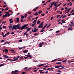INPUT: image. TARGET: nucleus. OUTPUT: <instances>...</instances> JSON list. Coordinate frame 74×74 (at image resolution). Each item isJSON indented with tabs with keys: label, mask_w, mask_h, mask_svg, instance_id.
<instances>
[{
	"label": "nucleus",
	"mask_w": 74,
	"mask_h": 74,
	"mask_svg": "<svg viewBox=\"0 0 74 74\" xmlns=\"http://www.w3.org/2000/svg\"><path fill=\"white\" fill-rule=\"evenodd\" d=\"M23 59V56H21V57H20L19 59L21 60L22 59Z\"/></svg>",
	"instance_id": "c85d7f7f"
},
{
	"label": "nucleus",
	"mask_w": 74,
	"mask_h": 74,
	"mask_svg": "<svg viewBox=\"0 0 74 74\" xmlns=\"http://www.w3.org/2000/svg\"><path fill=\"white\" fill-rule=\"evenodd\" d=\"M28 26V24L27 25H24L23 26H22V28L20 29V30H23V29H25V27H26V26Z\"/></svg>",
	"instance_id": "f257e3e1"
},
{
	"label": "nucleus",
	"mask_w": 74,
	"mask_h": 74,
	"mask_svg": "<svg viewBox=\"0 0 74 74\" xmlns=\"http://www.w3.org/2000/svg\"><path fill=\"white\" fill-rule=\"evenodd\" d=\"M37 28L36 27H35L34 29H32V32H36L37 31H38V28Z\"/></svg>",
	"instance_id": "f03ea898"
},
{
	"label": "nucleus",
	"mask_w": 74,
	"mask_h": 74,
	"mask_svg": "<svg viewBox=\"0 0 74 74\" xmlns=\"http://www.w3.org/2000/svg\"><path fill=\"white\" fill-rule=\"evenodd\" d=\"M38 71H39V72H42V71H43V70H40Z\"/></svg>",
	"instance_id": "e433bc0d"
},
{
	"label": "nucleus",
	"mask_w": 74,
	"mask_h": 74,
	"mask_svg": "<svg viewBox=\"0 0 74 74\" xmlns=\"http://www.w3.org/2000/svg\"><path fill=\"white\" fill-rule=\"evenodd\" d=\"M55 68H59V66H55Z\"/></svg>",
	"instance_id": "69168bd1"
},
{
	"label": "nucleus",
	"mask_w": 74,
	"mask_h": 74,
	"mask_svg": "<svg viewBox=\"0 0 74 74\" xmlns=\"http://www.w3.org/2000/svg\"><path fill=\"white\" fill-rule=\"evenodd\" d=\"M51 26V24H49L48 26H47V28H48L49 26Z\"/></svg>",
	"instance_id": "473e14b6"
},
{
	"label": "nucleus",
	"mask_w": 74,
	"mask_h": 74,
	"mask_svg": "<svg viewBox=\"0 0 74 74\" xmlns=\"http://www.w3.org/2000/svg\"><path fill=\"white\" fill-rule=\"evenodd\" d=\"M38 27L39 28H41V25H40L38 26Z\"/></svg>",
	"instance_id": "3c124183"
},
{
	"label": "nucleus",
	"mask_w": 74,
	"mask_h": 74,
	"mask_svg": "<svg viewBox=\"0 0 74 74\" xmlns=\"http://www.w3.org/2000/svg\"><path fill=\"white\" fill-rule=\"evenodd\" d=\"M62 4V3H60L58 5H57V7H59V6H60V5H61Z\"/></svg>",
	"instance_id": "a211bd4d"
},
{
	"label": "nucleus",
	"mask_w": 74,
	"mask_h": 74,
	"mask_svg": "<svg viewBox=\"0 0 74 74\" xmlns=\"http://www.w3.org/2000/svg\"><path fill=\"white\" fill-rule=\"evenodd\" d=\"M16 19H17V20H19V18H15Z\"/></svg>",
	"instance_id": "0e129e2a"
},
{
	"label": "nucleus",
	"mask_w": 74,
	"mask_h": 74,
	"mask_svg": "<svg viewBox=\"0 0 74 74\" xmlns=\"http://www.w3.org/2000/svg\"><path fill=\"white\" fill-rule=\"evenodd\" d=\"M9 12H12V14H10V15H12V14H13V12L12 10H9Z\"/></svg>",
	"instance_id": "4468645a"
},
{
	"label": "nucleus",
	"mask_w": 74,
	"mask_h": 74,
	"mask_svg": "<svg viewBox=\"0 0 74 74\" xmlns=\"http://www.w3.org/2000/svg\"><path fill=\"white\" fill-rule=\"evenodd\" d=\"M27 56V57H29L30 58H32V56L30 55H29L28 54H27V55H25V56Z\"/></svg>",
	"instance_id": "1a4fd4ad"
},
{
	"label": "nucleus",
	"mask_w": 74,
	"mask_h": 74,
	"mask_svg": "<svg viewBox=\"0 0 74 74\" xmlns=\"http://www.w3.org/2000/svg\"><path fill=\"white\" fill-rule=\"evenodd\" d=\"M31 29V27L27 29L26 32H29V30H30Z\"/></svg>",
	"instance_id": "9b49d317"
},
{
	"label": "nucleus",
	"mask_w": 74,
	"mask_h": 74,
	"mask_svg": "<svg viewBox=\"0 0 74 74\" xmlns=\"http://www.w3.org/2000/svg\"><path fill=\"white\" fill-rule=\"evenodd\" d=\"M45 64H39L38 66V67H41V66H45Z\"/></svg>",
	"instance_id": "6e6552de"
},
{
	"label": "nucleus",
	"mask_w": 74,
	"mask_h": 74,
	"mask_svg": "<svg viewBox=\"0 0 74 74\" xmlns=\"http://www.w3.org/2000/svg\"><path fill=\"white\" fill-rule=\"evenodd\" d=\"M9 29H11V28H12V25H9Z\"/></svg>",
	"instance_id": "f3484780"
},
{
	"label": "nucleus",
	"mask_w": 74,
	"mask_h": 74,
	"mask_svg": "<svg viewBox=\"0 0 74 74\" xmlns=\"http://www.w3.org/2000/svg\"><path fill=\"white\" fill-rule=\"evenodd\" d=\"M8 49H5V53H8Z\"/></svg>",
	"instance_id": "ddd939ff"
},
{
	"label": "nucleus",
	"mask_w": 74,
	"mask_h": 74,
	"mask_svg": "<svg viewBox=\"0 0 74 74\" xmlns=\"http://www.w3.org/2000/svg\"><path fill=\"white\" fill-rule=\"evenodd\" d=\"M15 26H16V27H19L20 26V25H15Z\"/></svg>",
	"instance_id": "a878e982"
},
{
	"label": "nucleus",
	"mask_w": 74,
	"mask_h": 74,
	"mask_svg": "<svg viewBox=\"0 0 74 74\" xmlns=\"http://www.w3.org/2000/svg\"><path fill=\"white\" fill-rule=\"evenodd\" d=\"M19 41L20 42H22V39L20 40H19Z\"/></svg>",
	"instance_id": "a19ab883"
},
{
	"label": "nucleus",
	"mask_w": 74,
	"mask_h": 74,
	"mask_svg": "<svg viewBox=\"0 0 74 74\" xmlns=\"http://www.w3.org/2000/svg\"><path fill=\"white\" fill-rule=\"evenodd\" d=\"M28 14H31V12H28Z\"/></svg>",
	"instance_id": "bf43d9fd"
},
{
	"label": "nucleus",
	"mask_w": 74,
	"mask_h": 74,
	"mask_svg": "<svg viewBox=\"0 0 74 74\" xmlns=\"http://www.w3.org/2000/svg\"><path fill=\"white\" fill-rule=\"evenodd\" d=\"M61 20V19L60 18L58 19V22H60V21Z\"/></svg>",
	"instance_id": "de8ad7c7"
},
{
	"label": "nucleus",
	"mask_w": 74,
	"mask_h": 74,
	"mask_svg": "<svg viewBox=\"0 0 74 74\" xmlns=\"http://www.w3.org/2000/svg\"><path fill=\"white\" fill-rule=\"evenodd\" d=\"M49 67V66H43V67Z\"/></svg>",
	"instance_id": "58836bf2"
},
{
	"label": "nucleus",
	"mask_w": 74,
	"mask_h": 74,
	"mask_svg": "<svg viewBox=\"0 0 74 74\" xmlns=\"http://www.w3.org/2000/svg\"><path fill=\"white\" fill-rule=\"evenodd\" d=\"M4 15H5V18H6L7 16V14H5Z\"/></svg>",
	"instance_id": "052dcab7"
},
{
	"label": "nucleus",
	"mask_w": 74,
	"mask_h": 74,
	"mask_svg": "<svg viewBox=\"0 0 74 74\" xmlns=\"http://www.w3.org/2000/svg\"><path fill=\"white\" fill-rule=\"evenodd\" d=\"M3 56L4 58H9V57L7 56V55H3Z\"/></svg>",
	"instance_id": "9d476101"
},
{
	"label": "nucleus",
	"mask_w": 74,
	"mask_h": 74,
	"mask_svg": "<svg viewBox=\"0 0 74 74\" xmlns=\"http://www.w3.org/2000/svg\"><path fill=\"white\" fill-rule=\"evenodd\" d=\"M38 14H41L42 12V11H40L38 12Z\"/></svg>",
	"instance_id": "c756f323"
},
{
	"label": "nucleus",
	"mask_w": 74,
	"mask_h": 74,
	"mask_svg": "<svg viewBox=\"0 0 74 74\" xmlns=\"http://www.w3.org/2000/svg\"><path fill=\"white\" fill-rule=\"evenodd\" d=\"M67 61V59H65L63 61H62L63 62H66Z\"/></svg>",
	"instance_id": "bb28decb"
},
{
	"label": "nucleus",
	"mask_w": 74,
	"mask_h": 74,
	"mask_svg": "<svg viewBox=\"0 0 74 74\" xmlns=\"http://www.w3.org/2000/svg\"><path fill=\"white\" fill-rule=\"evenodd\" d=\"M41 22L40 21L38 20V22H37V24H40Z\"/></svg>",
	"instance_id": "2eb2a0df"
},
{
	"label": "nucleus",
	"mask_w": 74,
	"mask_h": 74,
	"mask_svg": "<svg viewBox=\"0 0 74 74\" xmlns=\"http://www.w3.org/2000/svg\"><path fill=\"white\" fill-rule=\"evenodd\" d=\"M4 63L1 64H0V67H1L4 66Z\"/></svg>",
	"instance_id": "aec40b11"
},
{
	"label": "nucleus",
	"mask_w": 74,
	"mask_h": 74,
	"mask_svg": "<svg viewBox=\"0 0 74 74\" xmlns=\"http://www.w3.org/2000/svg\"><path fill=\"white\" fill-rule=\"evenodd\" d=\"M27 32H25L23 34V36H25V35H26V34H27Z\"/></svg>",
	"instance_id": "72a5a7b5"
},
{
	"label": "nucleus",
	"mask_w": 74,
	"mask_h": 74,
	"mask_svg": "<svg viewBox=\"0 0 74 74\" xmlns=\"http://www.w3.org/2000/svg\"><path fill=\"white\" fill-rule=\"evenodd\" d=\"M9 21H10V23H12L14 22V21H12V18H10L9 19Z\"/></svg>",
	"instance_id": "423d86ee"
},
{
	"label": "nucleus",
	"mask_w": 74,
	"mask_h": 74,
	"mask_svg": "<svg viewBox=\"0 0 74 74\" xmlns=\"http://www.w3.org/2000/svg\"><path fill=\"white\" fill-rule=\"evenodd\" d=\"M27 69V67H25L24 69V70H26Z\"/></svg>",
	"instance_id": "603ef678"
},
{
	"label": "nucleus",
	"mask_w": 74,
	"mask_h": 74,
	"mask_svg": "<svg viewBox=\"0 0 74 74\" xmlns=\"http://www.w3.org/2000/svg\"><path fill=\"white\" fill-rule=\"evenodd\" d=\"M38 8H39V7L38 6L36 7V8H35V9L33 10V11H36V10H37V9H38Z\"/></svg>",
	"instance_id": "0eeeda50"
},
{
	"label": "nucleus",
	"mask_w": 74,
	"mask_h": 74,
	"mask_svg": "<svg viewBox=\"0 0 74 74\" xmlns=\"http://www.w3.org/2000/svg\"><path fill=\"white\" fill-rule=\"evenodd\" d=\"M10 34H14V32H11V33H10Z\"/></svg>",
	"instance_id": "e2e57ef3"
},
{
	"label": "nucleus",
	"mask_w": 74,
	"mask_h": 74,
	"mask_svg": "<svg viewBox=\"0 0 74 74\" xmlns=\"http://www.w3.org/2000/svg\"><path fill=\"white\" fill-rule=\"evenodd\" d=\"M44 42H41V43H40V44H39V45H42V44H44Z\"/></svg>",
	"instance_id": "4c0bfd02"
},
{
	"label": "nucleus",
	"mask_w": 74,
	"mask_h": 74,
	"mask_svg": "<svg viewBox=\"0 0 74 74\" xmlns=\"http://www.w3.org/2000/svg\"><path fill=\"white\" fill-rule=\"evenodd\" d=\"M51 0H49L47 2V3H49V2H51Z\"/></svg>",
	"instance_id": "09e8293b"
},
{
	"label": "nucleus",
	"mask_w": 74,
	"mask_h": 74,
	"mask_svg": "<svg viewBox=\"0 0 74 74\" xmlns=\"http://www.w3.org/2000/svg\"><path fill=\"white\" fill-rule=\"evenodd\" d=\"M37 69H36V70H35L34 71V73H35V72H37Z\"/></svg>",
	"instance_id": "ea45409f"
},
{
	"label": "nucleus",
	"mask_w": 74,
	"mask_h": 74,
	"mask_svg": "<svg viewBox=\"0 0 74 74\" xmlns=\"http://www.w3.org/2000/svg\"><path fill=\"white\" fill-rule=\"evenodd\" d=\"M37 21V19H36L34 21L33 23H34L31 25V26H32V27H33V26H34V25L36 24V23H37V21Z\"/></svg>",
	"instance_id": "7ed1b4c3"
},
{
	"label": "nucleus",
	"mask_w": 74,
	"mask_h": 74,
	"mask_svg": "<svg viewBox=\"0 0 74 74\" xmlns=\"http://www.w3.org/2000/svg\"><path fill=\"white\" fill-rule=\"evenodd\" d=\"M60 31H56V33H59V32H60Z\"/></svg>",
	"instance_id": "8fccbe9b"
},
{
	"label": "nucleus",
	"mask_w": 74,
	"mask_h": 74,
	"mask_svg": "<svg viewBox=\"0 0 74 74\" xmlns=\"http://www.w3.org/2000/svg\"><path fill=\"white\" fill-rule=\"evenodd\" d=\"M21 22H23V20L22 19H21Z\"/></svg>",
	"instance_id": "f704fd0d"
},
{
	"label": "nucleus",
	"mask_w": 74,
	"mask_h": 74,
	"mask_svg": "<svg viewBox=\"0 0 74 74\" xmlns=\"http://www.w3.org/2000/svg\"><path fill=\"white\" fill-rule=\"evenodd\" d=\"M12 30H13L14 29H15V30H16V26L15 25H14L12 26Z\"/></svg>",
	"instance_id": "20e7f679"
},
{
	"label": "nucleus",
	"mask_w": 74,
	"mask_h": 74,
	"mask_svg": "<svg viewBox=\"0 0 74 74\" xmlns=\"http://www.w3.org/2000/svg\"><path fill=\"white\" fill-rule=\"evenodd\" d=\"M55 3V2H53L52 3H51V5H53Z\"/></svg>",
	"instance_id": "412c9836"
},
{
	"label": "nucleus",
	"mask_w": 74,
	"mask_h": 74,
	"mask_svg": "<svg viewBox=\"0 0 74 74\" xmlns=\"http://www.w3.org/2000/svg\"><path fill=\"white\" fill-rule=\"evenodd\" d=\"M74 25V23H73V22L71 23V24H69L70 27H72Z\"/></svg>",
	"instance_id": "39448f33"
},
{
	"label": "nucleus",
	"mask_w": 74,
	"mask_h": 74,
	"mask_svg": "<svg viewBox=\"0 0 74 74\" xmlns=\"http://www.w3.org/2000/svg\"><path fill=\"white\" fill-rule=\"evenodd\" d=\"M53 17H52L51 18V20H52V19H53Z\"/></svg>",
	"instance_id": "680f3d73"
},
{
	"label": "nucleus",
	"mask_w": 74,
	"mask_h": 74,
	"mask_svg": "<svg viewBox=\"0 0 74 74\" xmlns=\"http://www.w3.org/2000/svg\"><path fill=\"white\" fill-rule=\"evenodd\" d=\"M72 15H74V12L72 13L71 14Z\"/></svg>",
	"instance_id": "774afa93"
},
{
	"label": "nucleus",
	"mask_w": 74,
	"mask_h": 74,
	"mask_svg": "<svg viewBox=\"0 0 74 74\" xmlns=\"http://www.w3.org/2000/svg\"><path fill=\"white\" fill-rule=\"evenodd\" d=\"M54 6H56V5H57V4H56V3H54Z\"/></svg>",
	"instance_id": "338daca9"
},
{
	"label": "nucleus",
	"mask_w": 74,
	"mask_h": 74,
	"mask_svg": "<svg viewBox=\"0 0 74 74\" xmlns=\"http://www.w3.org/2000/svg\"><path fill=\"white\" fill-rule=\"evenodd\" d=\"M55 69V68H53V67L50 68L51 70H53V69Z\"/></svg>",
	"instance_id": "37998d69"
},
{
	"label": "nucleus",
	"mask_w": 74,
	"mask_h": 74,
	"mask_svg": "<svg viewBox=\"0 0 74 74\" xmlns=\"http://www.w3.org/2000/svg\"><path fill=\"white\" fill-rule=\"evenodd\" d=\"M27 52H28V50H25L24 51H23V53H27Z\"/></svg>",
	"instance_id": "f8f14e48"
},
{
	"label": "nucleus",
	"mask_w": 74,
	"mask_h": 74,
	"mask_svg": "<svg viewBox=\"0 0 74 74\" xmlns=\"http://www.w3.org/2000/svg\"><path fill=\"white\" fill-rule=\"evenodd\" d=\"M34 15H38V12H36V13L34 14Z\"/></svg>",
	"instance_id": "dca6fc26"
},
{
	"label": "nucleus",
	"mask_w": 74,
	"mask_h": 74,
	"mask_svg": "<svg viewBox=\"0 0 74 74\" xmlns=\"http://www.w3.org/2000/svg\"><path fill=\"white\" fill-rule=\"evenodd\" d=\"M24 58V59H27V58H28V57H25Z\"/></svg>",
	"instance_id": "c03bdc74"
},
{
	"label": "nucleus",
	"mask_w": 74,
	"mask_h": 74,
	"mask_svg": "<svg viewBox=\"0 0 74 74\" xmlns=\"http://www.w3.org/2000/svg\"><path fill=\"white\" fill-rule=\"evenodd\" d=\"M25 73H26V72H23L21 73V74H25Z\"/></svg>",
	"instance_id": "79ce46f5"
},
{
	"label": "nucleus",
	"mask_w": 74,
	"mask_h": 74,
	"mask_svg": "<svg viewBox=\"0 0 74 74\" xmlns=\"http://www.w3.org/2000/svg\"><path fill=\"white\" fill-rule=\"evenodd\" d=\"M10 15L11 14H7V16L9 17L10 16V15Z\"/></svg>",
	"instance_id": "6e6d98bb"
},
{
	"label": "nucleus",
	"mask_w": 74,
	"mask_h": 74,
	"mask_svg": "<svg viewBox=\"0 0 74 74\" xmlns=\"http://www.w3.org/2000/svg\"><path fill=\"white\" fill-rule=\"evenodd\" d=\"M41 15L42 16H44V15H45V14H41Z\"/></svg>",
	"instance_id": "49530a36"
},
{
	"label": "nucleus",
	"mask_w": 74,
	"mask_h": 74,
	"mask_svg": "<svg viewBox=\"0 0 74 74\" xmlns=\"http://www.w3.org/2000/svg\"><path fill=\"white\" fill-rule=\"evenodd\" d=\"M61 64V62H58L56 63L57 64Z\"/></svg>",
	"instance_id": "2f4dec72"
},
{
	"label": "nucleus",
	"mask_w": 74,
	"mask_h": 74,
	"mask_svg": "<svg viewBox=\"0 0 74 74\" xmlns=\"http://www.w3.org/2000/svg\"><path fill=\"white\" fill-rule=\"evenodd\" d=\"M15 73H18L19 72V71L18 70H16L15 71H14Z\"/></svg>",
	"instance_id": "4be33fe9"
},
{
	"label": "nucleus",
	"mask_w": 74,
	"mask_h": 74,
	"mask_svg": "<svg viewBox=\"0 0 74 74\" xmlns=\"http://www.w3.org/2000/svg\"><path fill=\"white\" fill-rule=\"evenodd\" d=\"M39 47H42V45H39Z\"/></svg>",
	"instance_id": "4d7b16f0"
},
{
	"label": "nucleus",
	"mask_w": 74,
	"mask_h": 74,
	"mask_svg": "<svg viewBox=\"0 0 74 74\" xmlns=\"http://www.w3.org/2000/svg\"><path fill=\"white\" fill-rule=\"evenodd\" d=\"M21 18H22V19H24V18H25V16H21Z\"/></svg>",
	"instance_id": "7c9ffc66"
},
{
	"label": "nucleus",
	"mask_w": 74,
	"mask_h": 74,
	"mask_svg": "<svg viewBox=\"0 0 74 74\" xmlns=\"http://www.w3.org/2000/svg\"><path fill=\"white\" fill-rule=\"evenodd\" d=\"M3 23H6V22H5V21H3L2 23V24H3Z\"/></svg>",
	"instance_id": "5fc2aeb1"
},
{
	"label": "nucleus",
	"mask_w": 74,
	"mask_h": 74,
	"mask_svg": "<svg viewBox=\"0 0 74 74\" xmlns=\"http://www.w3.org/2000/svg\"><path fill=\"white\" fill-rule=\"evenodd\" d=\"M6 6H7V5H4L3 6V7L4 8H5V7H6Z\"/></svg>",
	"instance_id": "13d9d810"
},
{
	"label": "nucleus",
	"mask_w": 74,
	"mask_h": 74,
	"mask_svg": "<svg viewBox=\"0 0 74 74\" xmlns=\"http://www.w3.org/2000/svg\"><path fill=\"white\" fill-rule=\"evenodd\" d=\"M60 17V15H58L57 16V17L58 18H59V17Z\"/></svg>",
	"instance_id": "864d4df0"
},
{
	"label": "nucleus",
	"mask_w": 74,
	"mask_h": 74,
	"mask_svg": "<svg viewBox=\"0 0 74 74\" xmlns=\"http://www.w3.org/2000/svg\"><path fill=\"white\" fill-rule=\"evenodd\" d=\"M44 21L42 23L40 24V25H44Z\"/></svg>",
	"instance_id": "b1692460"
},
{
	"label": "nucleus",
	"mask_w": 74,
	"mask_h": 74,
	"mask_svg": "<svg viewBox=\"0 0 74 74\" xmlns=\"http://www.w3.org/2000/svg\"><path fill=\"white\" fill-rule=\"evenodd\" d=\"M63 16L62 18V19H63V18H65L66 16V15H63Z\"/></svg>",
	"instance_id": "5701e85b"
},
{
	"label": "nucleus",
	"mask_w": 74,
	"mask_h": 74,
	"mask_svg": "<svg viewBox=\"0 0 74 74\" xmlns=\"http://www.w3.org/2000/svg\"><path fill=\"white\" fill-rule=\"evenodd\" d=\"M4 12L5 14H9V13H10L9 12Z\"/></svg>",
	"instance_id": "393cba45"
},
{
	"label": "nucleus",
	"mask_w": 74,
	"mask_h": 74,
	"mask_svg": "<svg viewBox=\"0 0 74 74\" xmlns=\"http://www.w3.org/2000/svg\"><path fill=\"white\" fill-rule=\"evenodd\" d=\"M26 17H27V14H25V18H26Z\"/></svg>",
	"instance_id": "a18cd8bd"
},
{
	"label": "nucleus",
	"mask_w": 74,
	"mask_h": 74,
	"mask_svg": "<svg viewBox=\"0 0 74 74\" xmlns=\"http://www.w3.org/2000/svg\"><path fill=\"white\" fill-rule=\"evenodd\" d=\"M38 35V34L37 33H35L34 34V35L35 36H37Z\"/></svg>",
	"instance_id": "cd10ccee"
},
{
	"label": "nucleus",
	"mask_w": 74,
	"mask_h": 74,
	"mask_svg": "<svg viewBox=\"0 0 74 74\" xmlns=\"http://www.w3.org/2000/svg\"><path fill=\"white\" fill-rule=\"evenodd\" d=\"M68 30H71V31L72 30V28H68Z\"/></svg>",
	"instance_id": "6ab92c4d"
},
{
	"label": "nucleus",
	"mask_w": 74,
	"mask_h": 74,
	"mask_svg": "<svg viewBox=\"0 0 74 74\" xmlns=\"http://www.w3.org/2000/svg\"><path fill=\"white\" fill-rule=\"evenodd\" d=\"M3 28H5H5H6L7 27H6V26L3 25Z\"/></svg>",
	"instance_id": "c9c22d12"
}]
</instances>
